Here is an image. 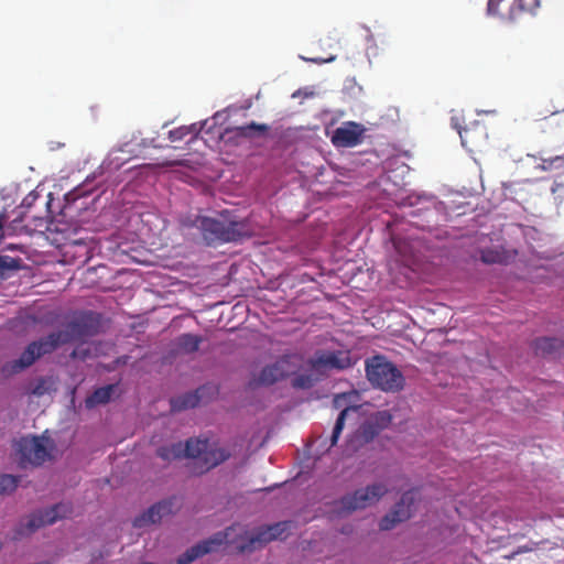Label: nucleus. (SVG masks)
<instances>
[{"label": "nucleus", "instance_id": "nucleus-26", "mask_svg": "<svg viewBox=\"0 0 564 564\" xmlns=\"http://www.w3.org/2000/svg\"><path fill=\"white\" fill-rule=\"evenodd\" d=\"M293 525L294 522L288 520L270 524L268 525V529L270 530L273 540H284L289 535Z\"/></svg>", "mask_w": 564, "mask_h": 564}, {"label": "nucleus", "instance_id": "nucleus-44", "mask_svg": "<svg viewBox=\"0 0 564 564\" xmlns=\"http://www.w3.org/2000/svg\"><path fill=\"white\" fill-rule=\"evenodd\" d=\"M30 196L25 197L24 200H23V205L24 204H31V200H28Z\"/></svg>", "mask_w": 564, "mask_h": 564}, {"label": "nucleus", "instance_id": "nucleus-15", "mask_svg": "<svg viewBox=\"0 0 564 564\" xmlns=\"http://www.w3.org/2000/svg\"><path fill=\"white\" fill-rule=\"evenodd\" d=\"M207 390H214L213 387L203 386L194 392H186L182 395L171 399L172 411L180 412L187 409H193L199 404Z\"/></svg>", "mask_w": 564, "mask_h": 564}, {"label": "nucleus", "instance_id": "nucleus-1", "mask_svg": "<svg viewBox=\"0 0 564 564\" xmlns=\"http://www.w3.org/2000/svg\"><path fill=\"white\" fill-rule=\"evenodd\" d=\"M271 541L274 540L268 525L260 527L253 534H250L246 525L235 523L186 550L177 558V564H191L206 554L218 551L224 544L235 545L238 553H246L263 547Z\"/></svg>", "mask_w": 564, "mask_h": 564}, {"label": "nucleus", "instance_id": "nucleus-20", "mask_svg": "<svg viewBox=\"0 0 564 564\" xmlns=\"http://www.w3.org/2000/svg\"><path fill=\"white\" fill-rule=\"evenodd\" d=\"M156 455L166 462H172L181 458H191L189 451L187 449V441L185 443L177 442L167 446H161L156 451Z\"/></svg>", "mask_w": 564, "mask_h": 564}, {"label": "nucleus", "instance_id": "nucleus-34", "mask_svg": "<svg viewBox=\"0 0 564 564\" xmlns=\"http://www.w3.org/2000/svg\"><path fill=\"white\" fill-rule=\"evenodd\" d=\"M502 0H488L487 12L489 15H500L499 6Z\"/></svg>", "mask_w": 564, "mask_h": 564}, {"label": "nucleus", "instance_id": "nucleus-28", "mask_svg": "<svg viewBox=\"0 0 564 564\" xmlns=\"http://www.w3.org/2000/svg\"><path fill=\"white\" fill-rule=\"evenodd\" d=\"M19 478L12 475H0V494H12L18 488Z\"/></svg>", "mask_w": 564, "mask_h": 564}, {"label": "nucleus", "instance_id": "nucleus-35", "mask_svg": "<svg viewBox=\"0 0 564 564\" xmlns=\"http://www.w3.org/2000/svg\"><path fill=\"white\" fill-rule=\"evenodd\" d=\"M46 391V381L44 379H40L37 383L32 388V394L37 397L45 394Z\"/></svg>", "mask_w": 564, "mask_h": 564}, {"label": "nucleus", "instance_id": "nucleus-24", "mask_svg": "<svg viewBox=\"0 0 564 564\" xmlns=\"http://www.w3.org/2000/svg\"><path fill=\"white\" fill-rule=\"evenodd\" d=\"M270 127L265 123L251 122L246 126L237 127V135L243 138H253L256 135H264L268 133Z\"/></svg>", "mask_w": 564, "mask_h": 564}, {"label": "nucleus", "instance_id": "nucleus-27", "mask_svg": "<svg viewBox=\"0 0 564 564\" xmlns=\"http://www.w3.org/2000/svg\"><path fill=\"white\" fill-rule=\"evenodd\" d=\"M378 434L379 427L372 422L364 423L358 431V436L364 443L371 442Z\"/></svg>", "mask_w": 564, "mask_h": 564}, {"label": "nucleus", "instance_id": "nucleus-19", "mask_svg": "<svg viewBox=\"0 0 564 564\" xmlns=\"http://www.w3.org/2000/svg\"><path fill=\"white\" fill-rule=\"evenodd\" d=\"M381 496H341L339 516L348 514L357 509L377 502Z\"/></svg>", "mask_w": 564, "mask_h": 564}, {"label": "nucleus", "instance_id": "nucleus-16", "mask_svg": "<svg viewBox=\"0 0 564 564\" xmlns=\"http://www.w3.org/2000/svg\"><path fill=\"white\" fill-rule=\"evenodd\" d=\"M40 358L39 350L32 341L25 347L20 357L7 364L4 369L11 373H18L31 367Z\"/></svg>", "mask_w": 564, "mask_h": 564}, {"label": "nucleus", "instance_id": "nucleus-33", "mask_svg": "<svg viewBox=\"0 0 564 564\" xmlns=\"http://www.w3.org/2000/svg\"><path fill=\"white\" fill-rule=\"evenodd\" d=\"M540 6L539 0H518V7L522 11L533 13Z\"/></svg>", "mask_w": 564, "mask_h": 564}, {"label": "nucleus", "instance_id": "nucleus-29", "mask_svg": "<svg viewBox=\"0 0 564 564\" xmlns=\"http://www.w3.org/2000/svg\"><path fill=\"white\" fill-rule=\"evenodd\" d=\"M480 259L484 263L494 264L501 263L505 259V256L501 251L496 249H482L480 251Z\"/></svg>", "mask_w": 564, "mask_h": 564}, {"label": "nucleus", "instance_id": "nucleus-23", "mask_svg": "<svg viewBox=\"0 0 564 564\" xmlns=\"http://www.w3.org/2000/svg\"><path fill=\"white\" fill-rule=\"evenodd\" d=\"M205 124L206 121L203 122L199 128L196 123L191 126H181L169 131V139L171 142L182 141L187 135H192V139H195Z\"/></svg>", "mask_w": 564, "mask_h": 564}, {"label": "nucleus", "instance_id": "nucleus-42", "mask_svg": "<svg viewBox=\"0 0 564 564\" xmlns=\"http://www.w3.org/2000/svg\"><path fill=\"white\" fill-rule=\"evenodd\" d=\"M177 164H180L178 161H164V162L160 163V166H174Z\"/></svg>", "mask_w": 564, "mask_h": 564}, {"label": "nucleus", "instance_id": "nucleus-32", "mask_svg": "<svg viewBox=\"0 0 564 564\" xmlns=\"http://www.w3.org/2000/svg\"><path fill=\"white\" fill-rule=\"evenodd\" d=\"M313 386V379L308 375H300L293 379V387L308 389Z\"/></svg>", "mask_w": 564, "mask_h": 564}, {"label": "nucleus", "instance_id": "nucleus-3", "mask_svg": "<svg viewBox=\"0 0 564 564\" xmlns=\"http://www.w3.org/2000/svg\"><path fill=\"white\" fill-rule=\"evenodd\" d=\"M366 376L373 387L384 392H398L405 383L403 373L381 355L366 360Z\"/></svg>", "mask_w": 564, "mask_h": 564}, {"label": "nucleus", "instance_id": "nucleus-45", "mask_svg": "<svg viewBox=\"0 0 564 564\" xmlns=\"http://www.w3.org/2000/svg\"><path fill=\"white\" fill-rule=\"evenodd\" d=\"M30 196L25 197L24 200H23V205L24 204H31V200H28Z\"/></svg>", "mask_w": 564, "mask_h": 564}, {"label": "nucleus", "instance_id": "nucleus-8", "mask_svg": "<svg viewBox=\"0 0 564 564\" xmlns=\"http://www.w3.org/2000/svg\"><path fill=\"white\" fill-rule=\"evenodd\" d=\"M310 367L317 371L345 370L354 365L349 350H319L308 360Z\"/></svg>", "mask_w": 564, "mask_h": 564}, {"label": "nucleus", "instance_id": "nucleus-10", "mask_svg": "<svg viewBox=\"0 0 564 564\" xmlns=\"http://www.w3.org/2000/svg\"><path fill=\"white\" fill-rule=\"evenodd\" d=\"M413 502V496H401L400 501L394 505L393 509L380 520V530L389 531L398 523L408 520L411 517Z\"/></svg>", "mask_w": 564, "mask_h": 564}, {"label": "nucleus", "instance_id": "nucleus-43", "mask_svg": "<svg viewBox=\"0 0 564 564\" xmlns=\"http://www.w3.org/2000/svg\"><path fill=\"white\" fill-rule=\"evenodd\" d=\"M454 127L458 130L459 134H462L460 129L458 128V122H455V118H452Z\"/></svg>", "mask_w": 564, "mask_h": 564}, {"label": "nucleus", "instance_id": "nucleus-7", "mask_svg": "<svg viewBox=\"0 0 564 564\" xmlns=\"http://www.w3.org/2000/svg\"><path fill=\"white\" fill-rule=\"evenodd\" d=\"M100 315L94 312H83L75 315L62 330L66 335L67 344L74 340H83L99 333Z\"/></svg>", "mask_w": 564, "mask_h": 564}, {"label": "nucleus", "instance_id": "nucleus-12", "mask_svg": "<svg viewBox=\"0 0 564 564\" xmlns=\"http://www.w3.org/2000/svg\"><path fill=\"white\" fill-rule=\"evenodd\" d=\"M364 494H414L412 488H408V480L402 475L389 477L386 480L368 485Z\"/></svg>", "mask_w": 564, "mask_h": 564}, {"label": "nucleus", "instance_id": "nucleus-21", "mask_svg": "<svg viewBox=\"0 0 564 564\" xmlns=\"http://www.w3.org/2000/svg\"><path fill=\"white\" fill-rule=\"evenodd\" d=\"M203 338L191 333L182 334L176 339V347L180 352L193 354L199 349Z\"/></svg>", "mask_w": 564, "mask_h": 564}, {"label": "nucleus", "instance_id": "nucleus-14", "mask_svg": "<svg viewBox=\"0 0 564 564\" xmlns=\"http://www.w3.org/2000/svg\"><path fill=\"white\" fill-rule=\"evenodd\" d=\"M171 501L164 500L151 506L145 512L133 520L134 528H143L160 522L161 519L171 512Z\"/></svg>", "mask_w": 564, "mask_h": 564}, {"label": "nucleus", "instance_id": "nucleus-2", "mask_svg": "<svg viewBox=\"0 0 564 564\" xmlns=\"http://www.w3.org/2000/svg\"><path fill=\"white\" fill-rule=\"evenodd\" d=\"M194 226L200 231L204 241L208 246L237 242L253 235L247 220L227 221L199 216L195 219Z\"/></svg>", "mask_w": 564, "mask_h": 564}, {"label": "nucleus", "instance_id": "nucleus-5", "mask_svg": "<svg viewBox=\"0 0 564 564\" xmlns=\"http://www.w3.org/2000/svg\"><path fill=\"white\" fill-rule=\"evenodd\" d=\"M55 448L54 442L45 436H25L17 442L19 463L22 467L41 466L51 459Z\"/></svg>", "mask_w": 564, "mask_h": 564}, {"label": "nucleus", "instance_id": "nucleus-6", "mask_svg": "<svg viewBox=\"0 0 564 564\" xmlns=\"http://www.w3.org/2000/svg\"><path fill=\"white\" fill-rule=\"evenodd\" d=\"M72 510L67 503H57L48 509L39 510L28 517V519L17 527L14 539L29 535L40 529L41 527L53 524L58 519L66 518L70 514Z\"/></svg>", "mask_w": 564, "mask_h": 564}, {"label": "nucleus", "instance_id": "nucleus-9", "mask_svg": "<svg viewBox=\"0 0 564 564\" xmlns=\"http://www.w3.org/2000/svg\"><path fill=\"white\" fill-rule=\"evenodd\" d=\"M502 188L507 197L518 203H525L532 196L540 194L538 181L529 178L505 182Z\"/></svg>", "mask_w": 564, "mask_h": 564}, {"label": "nucleus", "instance_id": "nucleus-25", "mask_svg": "<svg viewBox=\"0 0 564 564\" xmlns=\"http://www.w3.org/2000/svg\"><path fill=\"white\" fill-rule=\"evenodd\" d=\"M356 411H357L356 406H346L340 411V413L338 414V416L336 419V422H335V425H334V429L332 432L330 445H329L330 447H333L337 444L338 438L344 430L345 420H346V416L348 415V413L356 412Z\"/></svg>", "mask_w": 564, "mask_h": 564}, {"label": "nucleus", "instance_id": "nucleus-31", "mask_svg": "<svg viewBox=\"0 0 564 564\" xmlns=\"http://www.w3.org/2000/svg\"><path fill=\"white\" fill-rule=\"evenodd\" d=\"M23 219L21 217L13 219L6 228V236L18 235L23 231L24 227L21 225Z\"/></svg>", "mask_w": 564, "mask_h": 564}, {"label": "nucleus", "instance_id": "nucleus-47", "mask_svg": "<svg viewBox=\"0 0 564 564\" xmlns=\"http://www.w3.org/2000/svg\"><path fill=\"white\" fill-rule=\"evenodd\" d=\"M4 279L3 274H0V282Z\"/></svg>", "mask_w": 564, "mask_h": 564}, {"label": "nucleus", "instance_id": "nucleus-41", "mask_svg": "<svg viewBox=\"0 0 564 564\" xmlns=\"http://www.w3.org/2000/svg\"><path fill=\"white\" fill-rule=\"evenodd\" d=\"M154 141H155L154 139H151V140H145L144 139V140H142V145L143 147H154V148H158L159 145H156L154 143Z\"/></svg>", "mask_w": 564, "mask_h": 564}, {"label": "nucleus", "instance_id": "nucleus-30", "mask_svg": "<svg viewBox=\"0 0 564 564\" xmlns=\"http://www.w3.org/2000/svg\"><path fill=\"white\" fill-rule=\"evenodd\" d=\"M564 110V105L560 107L550 108L549 101H542L536 106L535 113L539 117L547 118L550 115H555Z\"/></svg>", "mask_w": 564, "mask_h": 564}, {"label": "nucleus", "instance_id": "nucleus-40", "mask_svg": "<svg viewBox=\"0 0 564 564\" xmlns=\"http://www.w3.org/2000/svg\"><path fill=\"white\" fill-rule=\"evenodd\" d=\"M4 221H6V215L4 214H0V242L2 241V239L6 236Z\"/></svg>", "mask_w": 564, "mask_h": 564}, {"label": "nucleus", "instance_id": "nucleus-38", "mask_svg": "<svg viewBox=\"0 0 564 564\" xmlns=\"http://www.w3.org/2000/svg\"><path fill=\"white\" fill-rule=\"evenodd\" d=\"M553 194L558 193V197L562 198L564 196V184L562 183H554V185L551 188Z\"/></svg>", "mask_w": 564, "mask_h": 564}, {"label": "nucleus", "instance_id": "nucleus-39", "mask_svg": "<svg viewBox=\"0 0 564 564\" xmlns=\"http://www.w3.org/2000/svg\"><path fill=\"white\" fill-rule=\"evenodd\" d=\"M344 401H346V394H337V395H335L334 401H333L334 406L336 409H339L343 405Z\"/></svg>", "mask_w": 564, "mask_h": 564}, {"label": "nucleus", "instance_id": "nucleus-4", "mask_svg": "<svg viewBox=\"0 0 564 564\" xmlns=\"http://www.w3.org/2000/svg\"><path fill=\"white\" fill-rule=\"evenodd\" d=\"M187 449L200 474L217 467L231 456L228 448L210 444L208 440L189 438Z\"/></svg>", "mask_w": 564, "mask_h": 564}, {"label": "nucleus", "instance_id": "nucleus-22", "mask_svg": "<svg viewBox=\"0 0 564 564\" xmlns=\"http://www.w3.org/2000/svg\"><path fill=\"white\" fill-rule=\"evenodd\" d=\"M113 390L115 386L112 384L96 389L89 397L86 398V408L91 409L98 404H105L109 402Z\"/></svg>", "mask_w": 564, "mask_h": 564}, {"label": "nucleus", "instance_id": "nucleus-46", "mask_svg": "<svg viewBox=\"0 0 564 564\" xmlns=\"http://www.w3.org/2000/svg\"><path fill=\"white\" fill-rule=\"evenodd\" d=\"M268 490H269V488H265V489H258V490H256V492L260 494V492H264V491H268Z\"/></svg>", "mask_w": 564, "mask_h": 564}, {"label": "nucleus", "instance_id": "nucleus-11", "mask_svg": "<svg viewBox=\"0 0 564 564\" xmlns=\"http://www.w3.org/2000/svg\"><path fill=\"white\" fill-rule=\"evenodd\" d=\"M364 132L361 124L350 121L334 131L332 142L336 147L351 148L361 143Z\"/></svg>", "mask_w": 564, "mask_h": 564}, {"label": "nucleus", "instance_id": "nucleus-36", "mask_svg": "<svg viewBox=\"0 0 564 564\" xmlns=\"http://www.w3.org/2000/svg\"><path fill=\"white\" fill-rule=\"evenodd\" d=\"M12 262H14V260L8 257H0V274H3L4 270L13 268Z\"/></svg>", "mask_w": 564, "mask_h": 564}, {"label": "nucleus", "instance_id": "nucleus-13", "mask_svg": "<svg viewBox=\"0 0 564 564\" xmlns=\"http://www.w3.org/2000/svg\"><path fill=\"white\" fill-rule=\"evenodd\" d=\"M291 372L290 361L288 357L280 358L274 364L265 366L258 378V383L271 386L276 381L285 378Z\"/></svg>", "mask_w": 564, "mask_h": 564}, {"label": "nucleus", "instance_id": "nucleus-18", "mask_svg": "<svg viewBox=\"0 0 564 564\" xmlns=\"http://www.w3.org/2000/svg\"><path fill=\"white\" fill-rule=\"evenodd\" d=\"M67 337L62 330L53 332L45 337L34 340L40 357L53 352L56 348L67 344Z\"/></svg>", "mask_w": 564, "mask_h": 564}, {"label": "nucleus", "instance_id": "nucleus-37", "mask_svg": "<svg viewBox=\"0 0 564 564\" xmlns=\"http://www.w3.org/2000/svg\"><path fill=\"white\" fill-rule=\"evenodd\" d=\"M335 58H336L335 55H329L327 57H311L307 59L313 63H316V64H323V63H330V62L335 61Z\"/></svg>", "mask_w": 564, "mask_h": 564}, {"label": "nucleus", "instance_id": "nucleus-17", "mask_svg": "<svg viewBox=\"0 0 564 564\" xmlns=\"http://www.w3.org/2000/svg\"><path fill=\"white\" fill-rule=\"evenodd\" d=\"M533 348L539 356L556 357L564 351V341L553 337L538 338L533 341Z\"/></svg>", "mask_w": 564, "mask_h": 564}]
</instances>
